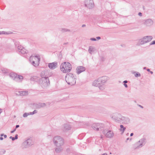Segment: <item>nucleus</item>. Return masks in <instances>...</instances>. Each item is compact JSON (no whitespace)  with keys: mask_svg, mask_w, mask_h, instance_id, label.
I'll return each instance as SVG.
<instances>
[{"mask_svg":"<svg viewBox=\"0 0 155 155\" xmlns=\"http://www.w3.org/2000/svg\"><path fill=\"white\" fill-rule=\"evenodd\" d=\"M109 79V78L107 76L100 77L93 81L92 84V85L98 87L101 90H104L106 87L105 84Z\"/></svg>","mask_w":155,"mask_h":155,"instance_id":"1","label":"nucleus"},{"mask_svg":"<svg viewBox=\"0 0 155 155\" xmlns=\"http://www.w3.org/2000/svg\"><path fill=\"white\" fill-rule=\"evenodd\" d=\"M60 68L62 72L63 73H67L71 71L72 69V66L69 62H64L61 64Z\"/></svg>","mask_w":155,"mask_h":155,"instance_id":"2","label":"nucleus"},{"mask_svg":"<svg viewBox=\"0 0 155 155\" xmlns=\"http://www.w3.org/2000/svg\"><path fill=\"white\" fill-rule=\"evenodd\" d=\"M65 79L66 82L68 84L72 85L76 83V77L73 74L69 73L66 74Z\"/></svg>","mask_w":155,"mask_h":155,"instance_id":"3","label":"nucleus"},{"mask_svg":"<svg viewBox=\"0 0 155 155\" xmlns=\"http://www.w3.org/2000/svg\"><path fill=\"white\" fill-rule=\"evenodd\" d=\"M53 142L56 146H63L64 143L63 138L59 136H55L53 139Z\"/></svg>","mask_w":155,"mask_h":155,"instance_id":"4","label":"nucleus"},{"mask_svg":"<svg viewBox=\"0 0 155 155\" xmlns=\"http://www.w3.org/2000/svg\"><path fill=\"white\" fill-rule=\"evenodd\" d=\"M40 57L39 55L31 56L30 58L29 61L30 63L35 67H38L39 64Z\"/></svg>","mask_w":155,"mask_h":155,"instance_id":"5","label":"nucleus"},{"mask_svg":"<svg viewBox=\"0 0 155 155\" xmlns=\"http://www.w3.org/2000/svg\"><path fill=\"white\" fill-rule=\"evenodd\" d=\"M147 143L146 139L145 138H142L140 139L134 145V148L135 149H139L141 148L145 145Z\"/></svg>","mask_w":155,"mask_h":155,"instance_id":"6","label":"nucleus"},{"mask_svg":"<svg viewBox=\"0 0 155 155\" xmlns=\"http://www.w3.org/2000/svg\"><path fill=\"white\" fill-rule=\"evenodd\" d=\"M34 144V142L31 138H28L25 140L22 143L21 147L23 149L28 148Z\"/></svg>","mask_w":155,"mask_h":155,"instance_id":"7","label":"nucleus"},{"mask_svg":"<svg viewBox=\"0 0 155 155\" xmlns=\"http://www.w3.org/2000/svg\"><path fill=\"white\" fill-rule=\"evenodd\" d=\"M49 81L48 78H42L40 81L39 83L43 87L48 86L49 84Z\"/></svg>","mask_w":155,"mask_h":155,"instance_id":"8","label":"nucleus"},{"mask_svg":"<svg viewBox=\"0 0 155 155\" xmlns=\"http://www.w3.org/2000/svg\"><path fill=\"white\" fill-rule=\"evenodd\" d=\"M104 124L100 123H94L92 125V127L95 130L97 131L102 130L104 127Z\"/></svg>","mask_w":155,"mask_h":155,"instance_id":"9","label":"nucleus"},{"mask_svg":"<svg viewBox=\"0 0 155 155\" xmlns=\"http://www.w3.org/2000/svg\"><path fill=\"white\" fill-rule=\"evenodd\" d=\"M110 117L113 119L117 121L121 122L122 116L119 114L117 113H113L110 115Z\"/></svg>","mask_w":155,"mask_h":155,"instance_id":"10","label":"nucleus"},{"mask_svg":"<svg viewBox=\"0 0 155 155\" xmlns=\"http://www.w3.org/2000/svg\"><path fill=\"white\" fill-rule=\"evenodd\" d=\"M103 133L106 137L108 138H112L114 136V133L112 130L105 129L103 130Z\"/></svg>","mask_w":155,"mask_h":155,"instance_id":"11","label":"nucleus"},{"mask_svg":"<svg viewBox=\"0 0 155 155\" xmlns=\"http://www.w3.org/2000/svg\"><path fill=\"white\" fill-rule=\"evenodd\" d=\"M18 51L21 54H26L27 55L28 51V50L24 48L21 45L18 46L17 47Z\"/></svg>","mask_w":155,"mask_h":155,"instance_id":"12","label":"nucleus"},{"mask_svg":"<svg viewBox=\"0 0 155 155\" xmlns=\"http://www.w3.org/2000/svg\"><path fill=\"white\" fill-rule=\"evenodd\" d=\"M85 5L88 8H92L94 5L93 1L92 0H85Z\"/></svg>","mask_w":155,"mask_h":155,"instance_id":"13","label":"nucleus"},{"mask_svg":"<svg viewBox=\"0 0 155 155\" xmlns=\"http://www.w3.org/2000/svg\"><path fill=\"white\" fill-rule=\"evenodd\" d=\"M153 24V21L151 19L145 20L144 21L143 24L147 27H150Z\"/></svg>","mask_w":155,"mask_h":155,"instance_id":"14","label":"nucleus"},{"mask_svg":"<svg viewBox=\"0 0 155 155\" xmlns=\"http://www.w3.org/2000/svg\"><path fill=\"white\" fill-rule=\"evenodd\" d=\"M48 66L50 69H54L57 67L58 63L56 62H54L51 63H49L48 64Z\"/></svg>","mask_w":155,"mask_h":155,"instance_id":"15","label":"nucleus"},{"mask_svg":"<svg viewBox=\"0 0 155 155\" xmlns=\"http://www.w3.org/2000/svg\"><path fill=\"white\" fill-rule=\"evenodd\" d=\"M96 51L97 50L95 47L93 46L89 47L88 51L90 54H93L95 53Z\"/></svg>","mask_w":155,"mask_h":155,"instance_id":"16","label":"nucleus"},{"mask_svg":"<svg viewBox=\"0 0 155 155\" xmlns=\"http://www.w3.org/2000/svg\"><path fill=\"white\" fill-rule=\"evenodd\" d=\"M85 70V68L82 66L78 67L76 69L77 73L78 74H79L82 72L84 71Z\"/></svg>","mask_w":155,"mask_h":155,"instance_id":"17","label":"nucleus"},{"mask_svg":"<svg viewBox=\"0 0 155 155\" xmlns=\"http://www.w3.org/2000/svg\"><path fill=\"white\" fill-rule=\"evenodd\" d=\"M121 121L123 122L125 124H127L129 123L130 120L129 118L125 117L122 116Z\"/></svg>","mask_w":155,"mask_h":155,"instance_id":"18","label":"nucleus"},{"mask_svg":"<svg viewBox=\"0 0 155 155\" xmlns=\"http://www.w3.org/2000/svg\"><path fill=\"white\" fill-rule=\"evenodd\" d=\"M38 112V111L36 110H35L33 112H30L29 113H25L23 115V116L24 117H26L30 115H32Z\"/></svg>","mask_w":155,"mask_h":155,"instance_id":"19","label":"nucleus"},{"mask_svg":"<svg viewBox=\"0 0 155 155\" xmlns=\"http://www.w3.org/2000/svg\"><path fill=\"white\" fill-rule=\"evenodd\" d=\"M145 43L150 41L153 39V37L151 36H147L143 37Z\"/></svg>","mask_w":155,"mask_h":155,"instance_id":"20","label":"nucleus"},{"mask_svg":"<svg viewBox=\"0 0 155 155\" xmlns=\"http://www.w3.org/2000/svg\"><path fill=\"white\" fill-rule=\"evenodd\" d=\"M63 130L64 131H66L70 130L71 127L69 124H65L64 125Z\"/></svg>","mask_w":155,"mask_h":155,"instance_id":"21","label":"nucleus"},{"mask_svg":"<svg viewBox=\"0 0 155 155\" xmlns=\"http://www.w3.org/2000/svg\"><path fill=\"white\" fill-rule=\"evenodd\" d=\"M63 146H56L54 148V150L57 153H59L61 152L63 150Z\"/></svg>","mask_w":155,"mask_h":155,"instance_id":"22","label":"nucleus"},{"mask_svg":"<svg viewBox=\"0 0 155 155\" xmlns=\"http://www.w3.org/2000/svg\"><path fill=\"white\" fill-rule=\"evenodd\" d=\"M48 74V71L47 70H45L44 71H42L41 74V75L42 78H48L47 76Z\"/></svg>","mask_w":155,"mask_h":155,"instance_id":"23","label":"nucleus"},{"mask_svg":"<svg viewBox=\"0 0 155 155\" xmlns=\"http://www.w3.org/2000/svg\"><path fill=\"white\" fill-rule=\"evenodd\" d=\"M46 106L45 104L44 103H39L35 104L36 108L37 109H40L41 107H44Z\"/></svg>","mask_w":155,"mask_h":155,"instance_id":"24","label":"nucleus"},{"mask_svg":"<svg viewBox=\"0 0 155 155\" xmlns=\"http://www.w3.org/2000/svg\"><path fill=\"white\" fill-rule=\"evenodd\" d=\"M17 95L21 96H24L27 95L28 92L27 91H21L18 92V93H16Z\"/></svg>","mask_w":155,"mask_h":155,"instance_id":"25","label":"nucleus"},{"mask_svg":"<svg viewBox=\"0 0 155 155\" xmlns=\"http://www.w3.org/2000/svg\"><path fill=\"white\" fill-rule=\"evenodd\" d=\"M9 77L13 80L16 79L17 77V74L14 72H11L9 74Z\"/></svg>","mask_w":155,"mask_h":155,"instance_id":"26","label":"nucleus"},{"mask_svg":"<svg viewBox=\"0 0 155 155\" xmlns=\"http://www.w3.org/2000/svg\"><path fill=\"white\" fill-rule=\"evenodd\" d=\"M145 43H146L145 42L144 38H143L140 39H139L138 40L137 45H142L144 44Z\"/></svg>","mask_w":155,"mask_h":155,"instance_id":"27","label":"nucleus"},{"mask_svg":"<svg viewBox=\"0 0 155 155\" xmlns=\"http://www.w3.org/2000/svg\"><path fill=\"white\" fill-rule=\"evenodd\" d=\"M126 128L124 127L123 125H120V128L119 130L120 132H121V134H123L126 130Z\"/></svg>","mask_w":155,"mask_h":155,"instance_id":"28","label":"nucleus"},{"mask_svg":"<svg viewBox=\"0 0 155 155\" xmlns=\"http://www.w3.org/2000/svg\"><path fill=\"white\" fill-rule=\"evenodd\" d=\"M38 80V77L37 76H33L31 77L30 78V80L33 81H36Z\"/></svg>","mask_w":155,"mask_h":155,"instance_id":"29","label":"nucleus"},{"mask_svg":"<svg viewBox=\"0 0 155 155\" xmlns=\"http://www.w3.org/2000/svg\"><path fill=\"white\" fill-rule=\"evenodd\" d=\"M23 79V77L22 76L18 75H17V77L16 80H19V81H18L20 82Z\"/></svg>","mask_w":155,"mask_h":155,"instance_id":"30","label":"nucleus"},{"mask_svg":"<svg viewBox=\"0 0 155 155\" xmlns=\"http://www.w3.org/2000/svg\"><path fill=\"white\" fill-rule=\"evenodd\" d=\"M1 71L4 74H6L8 72V70L6 68H2L1 69Z\"/></svg>","mask_w":155,"mask_h":155,"instance_id":"31","label":"nucleus"},{"mask_svg":"<svg viewBox=\"0 0 155 155\" xmlns=\"http://www.w3.org/2000/svg\"><path fill=\"white\" fill-rule=\"evenodd\" d=\"M101 39V38L100 37H97L96 38H91L90 39V40L92 41H96L97 39L99 40Z\"/></svg>","mask_w":155,"mask_h":155,"instance_id":"32","label":"nucleus"},{"mask_svg":"<svg viewBox=\"0 0 155 155\" xmlns=\"http://www.w3.org/2000/svg\"><path fill=\"white\" fill-rule=\"evenodd\" d=\"M61 31L62 32H67V31H70L69 30L66 29V28H62L61 29Z\"/></svg>","mask_w":155,"mask_h":155,"instance_id":"33","label":"nucleus"},{"mask_svg":"<svg viewBox=\"0 0 155 155\" xmlns=\"http://www.w3.org/2000/svg\"><path fill=\"white\" fill-rule=\"evenodd\" d=\"M135 76L136 77H140V74L139 73H137L135 75Z\"/></svg>","mask_w":155,"mask_h":155,"instance_id":"34","label":"nucleus"},{"mask_svg":"<svg viewBox=\"0 0 155 155\" xmlns=\"http://www.w3.org/2000/svg\"><path fill=\"white\" fill-rule=\"evenodd\" d=\"M1 34H8V33L7 32L4 31H1Z\"/></svg>","mask_w":155,"mask_h":155,"instance_id":"35","label":"nucleus"},{"mask_svg":"<svg viewBox=\"0 0 155 155\" xmlns=\"http://www.w3.org/2000/svg\"><path fill=\"white\" fill-rule=\"evenodd\" d=\"M0 136L1 137H2V136H4V138H6V137H7V136L6 135H4L3 134H1Z\"/></svg>","mask_w":155,"mask_h":155,"instance_id":"36","label":"nucleus"},{"mask_svg":"<svg viewBox=\"0 0 155 155\" xmlns=\"http://www.w3.org/2000/svg\"><path fill=\"white\" fill-rule=\"evenodd\" d=\"M155 45V41H153L150 43V45Z\"/></svg>","mask_w":155,"mask_h":155,"instance_id":"37","label":"nucleus"},{"mask_svg":"<svg viewBox=\"0 0 155 155\" xmlns=\"http://www.w3.org/2000/svg\"><path fill=\"white\" fill-rule=\"evenodd\" d=\"M5 153V150H2L1 151V153L2 154H4Z\"/></svg>","mask_w":155,"mask_h":155,"instance_id":"38","label":"nucleus"},{"mask_svg":"<svg viewBox=\"0 0 155 155\" xmlns=\"http://www.w3.org/2000/svg\"><path fill=\"white\" fill-rule=\"evenodd\" d=\"M9 138L10 139H12V140L13 141H14L15 140L14 137H13L12 136L10 137H9Z\"/></svg>","mask_w":155,"mask_h":155,"instance_id":"39","label":"nucleus"},{"mask_svg":"<svg viewBox=\"0 0 155 155\" xmlns=\"http://www.w3.org/2000/svg\"><path fill=\"white\" fill-rule=\"evenodd\" d=\"M124 85L126 88H127L128 87V86L127 84L124 83Z\"/></svg>","mask_w":155,"mask_h":155,"instance_id":"40","label":"nucleus"},{"mask_svg":"<svg viewBox=\"0 0 155 155\" xmlns=\"http://www.w3.org/2000/svg\"><path fill=\"white\" fill-rule=\"evenodd\" d=\"M18 135L17 134H16L15 135V137H14L15 140L17 139H18Z\"/></svg>","mask_w":155,"mask_h":155,"instance_id":"41","label":"nucleus"},{"mask_svg":"<svg viewBox=\"0 0 155 155\" xmlns=\"http://www.w3.org/2000/svg\"><path fill=\"white\" fill-rule=\"evenodd\" d=\"M138 15L140 16H142V14L141 12H139Z\"/></svg>","mask_w":155,"mask_h":155,"instance_id":"42","label":"nucleus"},{"mask_svg":"<svg viewBox=\"0 0 155 155\" xmlns=\"http://www.w3.org/2000/svg\"><path fill=\"white\" fill-rule=\"evenodd\" d=\"M16 130V129H15L14 130H13L11 131V133H14V132Z\"/></svg>","mask_w":155,"mask_h":155,"instance_id":"43","label":"nucleus"},{"mask_svg":"<svg viewBox=\"0 0 155 155\" xmlns=\"http://www.w3.org/2000/svg\"><path fill=\"white\" fill-rule=\"evenodd\" d=\"M101 155H108V154L107 153H105L101 154Z\"/></svg>","mask_w":155,"mask_h":155,"instance_id":"44","label":"nucleus"},{"mask_svg":"<svg viewBox=\"0 0 155 155\" xmlns=\"http://www.w3.org/2000/svg\"><path fill=\"white\" fill-rule=\"evenodd\" d=\"M123 82L124 83L126 84L128 82V81H127L125 80Z\"/></svg>","mask_w":155,"mask_h":155,"instance_id":"45","label":"nucleus"},{"mask_svg":"<svg viewBox=\"0 0 155 155\" xmlns=\"http://www.w3.org/2000/svg\"><path fill=\"white\" fill-rule=\"evenodd\" d=\"M3 138L2 137H0V140H3Z\"/></svg>","mask_w":155,"mask_h":155,"instance_id":"46","label":"nucleus"},{"mask_svg":"<svg viewBox=\"0 0 155 155\" xmlns=\"http://www.w3.org/2000/svg\"><path fill=\"white\" fill-rule=\"evenodd\" d=\"M19 127V125H16V128L15 129H16L18 127Z\"/></svg>","mask_w":155,"mask_h":155,"instance_id":"47","label":"nucleus"},{"mask_svg":"<svg viewBox=\"0 0 155 155\" xmlns=\"http://www.w3.org/2000/svg\"><path fill=\"white\" fill-rule=\"evenodd\" d=\"M129 140V138H127V139H126V142H127V141H128V140Z\"/></svg>","mask_w":155,"mask_h":155,"instance_id":"48","label":"nucleus"},{"mask_svg":"<svg viewBox=\"0 0 155 155\" xmlns=\"http://www.w3.org/2000/svg\"><path fill=\"white\" fill-rule=\"evenodd\" d=\"M134 135V134L133 133H131V134H130V136L131 137L133 136Z\"/></svg>","mask_w":155,"mask_h":155,"instance_id":"49","label":"nucleus"},{"mask_svg":"<svg viewBox=\"0 0 155 155\" xmlns=\"http://www.w3.org/2000/svg\"><path fill=\"white\" fill-rule=\"evenodd\" d=\"M85 26H86V25H85L84 24L82 25V27H85Z\"/></svg>","mask_w":155,"mask_h":155,"instance_id":"50","label":"nucleus"},{"mask_svg":"<svg viewBox=\"0 0 155 155\" xmlns=\"http://www.w3.org/2000/svg\"><path fill=\"white\" fill-rule=\"evenodd\" d=\"M2 110L1 109H0V114L2 112Z\"/></svg>","mask_w":155,"mask_h":155,"instance_id":"51","label":"nucleus"},{"mask_svg":"<svg viewBox=\"0 0 155 155\" xmlns=\"http://www.w3.org/2000/svg\"><path fill=\"white\" fill-rule=\"evenodd\" d=\"M147 71H150V70L149 69H147Z\"/></svg>","mask_w":155,"mask_h":155,"instance_id":"52","label":"nucleus"},{"mask_svg":"<svg viewBox=\"0 0 155 155\" xmlns=\"http://www.w3.org/2000/svg\"><path fill=\"white\" fill-rule=\"evenodd\" d=\"M150 73L151 74H153V72L152 71H150Z\"/></svg>","mask_w":155,"mask_h":155,"instance_id":"53","label":"nucleus"},{"mask_svg":"<svg viewBox=\"0 0 155 155\" xmlns=\"http://www.w3.org/2000/svg\"><path fill=\"white\" fill-rule=\"evenodd\" d=\"M129 140L130 141H131L132 140V138H129Z\"/></svg>","mask_w":155,"mask_h":155,"instance_id":"54","label":"nucleus"},{"mask_svg":"<svg viewBox=\"0 0 155 155\" xmlns=\"http://www.w3.org/2000/svg\"><path fill=\"white\" fill-rule=\"evenodd\" d=\"M146 69V67H144V68H143V69Z\"/></svg>","mask_w":155,"mask_h":155,"instance_id":"55","label":"nucleus"},{"mask_svg":"<svg viewBox=\"0 0 155 155\" xmlns=\"http://www.w3.org/2000/svg\"><path fill=\"white\" fill-rule=\"evenodd\" d=\"M140 107L142 108H143V107L142 106H141V105H140Z\"/></svg>","mask_w":155,"mask_h":155,"instance_id":"56","label":"nucleus"},{"mask_svg":"<svg viewBox=\"0 0 155 155\" xmlns=\"http://www.w3.org/2000/svg\"><path fill=\"white\" fill-rule=\"evenodd\" d=\"M68 44V43H65L64 44Z\"/></svg>","mask_w":155,"mask_h":155,"instance_id":"57","label":"nucleus"},{"mask_svg":"<svg viewBox=\"0 0 155 155\" xmlns=\"http://www.w3.org/2000/svg\"><path fill=\"white\" fill-rule=\"evenodd\" d=\"M101 138H103V137H102V136H101Z\"/></svg>","mask_w":155,"mask_h":155,"instance_id":"58","label":"nucleus"},{"mask_svg":"<svg viewBox=\"0 0 155 155\" xmlns=\"http://www.w3.org/2000/svg\"><path fill=\"white\" fill-rule=\"evenodd\" d=\"M1 31H0V35H1Z\"/></svg>","mask_w":155,"mask_h":155,"instance_id":"59","label":"nucleus"}]
</instances>
